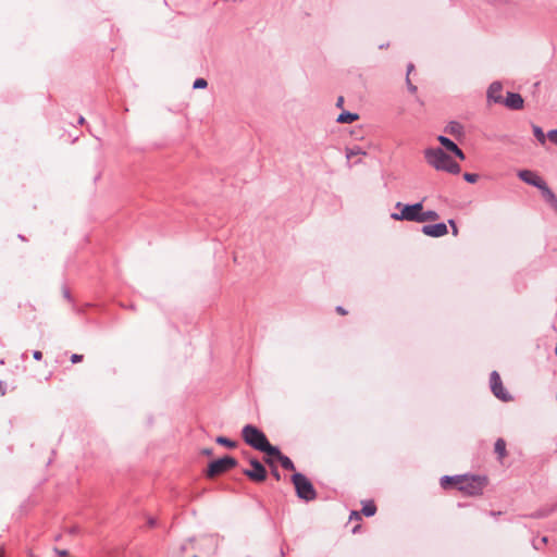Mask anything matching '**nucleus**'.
I'll list each match as a JSON object with an SVG mask.
<instances>
[{
  "mask_svg": "<svg viewBox=\"0 0 557 557\" xmlns=\"http://www.w3.org/2000/svg\"><path fill=\"white\" fill-rule=\"evenodd\" d=\"M202 454L210 456V455H212V449L211 448H206V449L202 450Z\"/></svg>",
  "mask_w": 557,
  "mask_h": 557,
  "instance_id": "nucleus-37",
  "label": "nucleus"
},
{
  "mask_svg": "<svg viewBox=\"0 0 557 557\" xmlns=\"http://www.w3.org/2000/svg\"><path fill=\"white\" fill-rule=\"evenodd\" d=\"M453 153L460 160H465L466 159V156L465 153L462 152V150L460 148H456Z\"/></svg>",
  "mask_w": 557,
  "mask_h": 557,
  "instance_id": "nucleus-29",
  "label": "nucleus"
},
{
  "mask_svg": "<svg viewBox=\"0 0 557 557\" xmlns=\"http://www.w3.org/2000/svg\"><path fill=\"white\" fill-rule=\"evenodd\" d=\"M533 133L540 143H545V134L543 133L542 128L539 126H533Z\"/></svg>",
  "mask_w": 557,
  "mask_h": 557,
  "instance_id": "nucleus-25",
  "label": "nucleus"
},
{
  "mask_svg": "<svg viewBox=\"0 0 557 557\" xmlns=\"http://www.w3.org/2000/svg\"><path fill=\"white\" fill-rule=\"evenodd\" d=\"M3 556V550L0 548V557Z\"/></svg>",
  "mask_w": 557,
  "mask_h": 557,
  "instance_id": "nucleus-42",
  "label": "nucleus"
},
{
  "mask_svg": "<svg viewBox=\"0 0 557 557\" xmlns=\"http://www.w3.org/2000/svg\"><path fill=\"white\" fill-rule=\"evenodd\" d=\"M344 104V97H338L337 101H336V107L338 108H342Z\"/></svg>",
  "mask_w": 557,
  "mask_h": 557,
  "instance_id": "nucleus-34",
  "label": "nucleus"
},
{
  "mask_svg": "<svg viewBox=\"0 0 557 557\" xmlns=\"http://www.w3.org/2000/svg\"><path fill=\"white\" fill-rule=\"evenodd\" d=\"M207 85H208V83L205 78H197L194 82V88H196V89L206 88Z\"/></svg>",
  "mask_w": 557,
  "mask_h": 557,
  "instance_id": "nucleus-27",
  "label": "nucleus"
},
{
  "mask_svg": "<svg viewBox=\"0 0 557 557\" xmlns=\"http://www.w3.org/2000/svg\"><path fill=\"white\" fill-rule=\"evenodd\" d=\"M449 224H450V225H451V227H453V232H454V234H457V226H456L455 222H454V221H449Z\"/></svg>",
  "mask_w": 557,
  "mask_h": 557,
  "instance_id": "nucleus-36",
  "label": "nucleus"
},
{
  "mask_svg": "<svg viewBox=\"0 0 557 557\" xmlns=\"http://www.w3.org/2000/svg\"><path fill=\"white\" fill-rule=\"evenodd\" d=\"M460 475L455 476H443L441 480V486L443 488H448L450 486H456L458 488Z\"/></svg>",
  "mask_w": 557,
  "mask_h": 557,
  "instance_id": "nucleus-15",
  "label": "nucleus"
},
{
  "mask_svg": "<svg viewBox=\"0 0 557 557\" xmlns=\"http://www.w3.org/2000/svg\"><path fill=\"white\" fill-rule=\"evenodd\" d=\"M487 479L480 475H460L458 490L469 496L481 495Z\"/></svg>",
  "mask_w": 557,
  "mask_h": 557,
  "instance_id": "nucleus-3",
  "label": "nucleus"
},
{
  "mask_svg": "<svg viewBox=\"0 0 557 557\" xmlns=\"http://www.w3.org/2000/svg\"><path fill=\"white\" fill-rule=\"evenodd\" d=\"M463 178H465L468 183L473 184V183L478 182V180H479V175H478V174H475V173H465V174H463Z\"/></svg>",
  "mask_w": 557,
  "mask_h": 557,
  "instance_id": "nucleus-26",
  "label": "nucleus"
},
{
  "mask_svg": "<svg viewBox=\"0 0 557 557\" xmlns=\"http://www.w3.org/2000/svg\"><path fill=\"white\" fill-rule=\"evenodd\" d=\"M34 358H35L36 360H40V359L42 358V354H41V351L36 350V351L34 352Z\"/></svg>",
  "mask_w": 557,
  "mask_h": 557,
  "instance_id": "nucleus-35",
  "label": "nucleus"
},
{
  "mask_svg": "<svg viewBox=\"0 0 557 557\" xmlns=\"http://www.w3.org/2000/svg\"><path fill=\"white\" fill-rule=\"evenodd\" d=\"M422 232L425 235L432 236V237H440L445 234H447V225L445 223H437L432 225H424L422 227Z\"/></svg>",
  "mask_w": 557,
  "mask_h": 557,
  "instance_id": "nucleus-12",
  "label": "nucleus"
},
{
  "mask_svg": "<svg viewBox=\"0 0 557 557\" xmlns=\"http://www.w3.org/2000/svg\"><path fill=\"white\" fill-rule=\"evenodd\" d=\"M358 528L359 525H356L352 531L356 532Z\"/></svg>",
  "mask_w": 557,
  "mask_h": 557,
  "instance_id": "nucleus-41",
  "label": "nucleus"
},
{
  "mask_svg": "<svg viewBox=\"0 0 557 557\" xmlns=\"http://www.w3.org/2000/svg\"><path fill=\"white\" fill-rule=\"evenodd\" d=\"M242 437L247 445L262 451L267 456L269 454H277V447L271 445L265 434L255 425H245L242 430Z\"/></svg>",
  "mask_w": 557,
  "mask_h": 557,
  "instance_id": "nucleus-2",
  "label": "nucleus"
},
{
  "mask_svg": "<svg viewBox=\"0 0 557 557\" xmlns=\"http://www.w3.org/2000/svg\"><path fill=\"white\" fill-rule=\"evenodd\" d=\"M82 360H83V355L74 354V355H72V357H71V361H72L73 363L81 362Z\"/></svg>",
  "mask_w": 557,
  "mask_h": 557,
  "instance_id": "nucleus-30",
  "label": "nucleus"
},
{
  "mask_svg": "<svg viewBox=\"0 0 557 557\" xmlns=\"http://www.w3.org/2000/svg\"><path fill=\"white\" fill-rule=\"evenodd\" d=\"M438 219V215L435 211H424L423 209L420 211L419 214V223H423L426 221H435Z\"/></svg>",
  "mask_w": 557,
  "mask_h": 557,
  "instance_id": "nucleus-18",
  "label": "nucleus"
},
{
  "mask_svg": "<svg viewBox=\"0 0 557 557\" xmlns=\"http://www.w3.org/2000/svg\"><path fill=\"white\" fill-rule=\"evenodd\" d=\"M495 453L498 455V458L502 460L506 457V442L503 438H498L495 443Z\"/></svg>",
  "mask_w": 557,
  "mask_h": 557,
  "instance_id": "nucleus-19",
  "label": "nucleus"
},
{
  "mask_svg": "<svg viewBox=\"0 0 557 557\" xmlns=\"http://www.w3.org/2000/svg\"><path fill=\"white\" fill-rule=\"evenodd\" d=\"M194 557H198V556H194Z\"/></svg>",
  "mask_w": 557,
  "mask_h": 557,
  "instance_id": "nucleus-44",
  "label": "nucleus"
},
{
  "mask_svg": "<svg viewBox=\"0 0 557 557\" xmlns=\"http://www.w3.org/2000/svg\"><path fill=\"white\" fill-rule=\"evenodd\" d=\"M360 519H361V517H360V512H358V511H352V512L350 513L349 520L359 521Z\"/></svg>",
  "mask_w": 557,
  "mask_h": 557,
  "instance_id": "nucleus-31",
  "label": "nucleus"
},
{
  "mask_svg": "<svg viewBox=\"0 0 557 557\" xmlns=\"http://www.w3.org/2000/svg\"><path fill=\"white\" fill-rule=\"evenodd\" d=\"M422 208L423 205L421 202H417L414 205L397 202L395 205V212L391 214V218L395 221L418 222Z\"/></svg>",
  "mask_w": 557,
  "mask_h": 557,
  "instance_id": "nucleus-4",
  "label": "nucleus"
},
{
  "mask_svg": "<svg viewBox=\"0 0 557 557\" xmlns=\"http://www.w3.org/2000/svg\"><path fill=\"white\" fill-rule=\"evenodd\" d=\"M518 176L520 180H522L524 183L533 185L537 188H543L544 181L536 175L534 172L530 170H521L518 172Z\"/></svg>",
  "mask_w": 557,
  "mask_h": 557,
  "instance_id": "nucleus-9",
  "label": "nucleus"
},
{
  "mask_svg": "<svg viewBox=\"0 0 557 557\" xmlns=\"http://www.w3.org/2000/svg\"><path fill=\"white\" fill-rule=\"evenodd\" d=\"M502 104L506 106L511 110H519L523 107V99L519 94L507 92V96L503 98Z\"/></svg>",
  "mask_w": 557,
  "mask_h": 557,
  "instance_id": "nucleus-10",
  "label": "nucleus"
},
{
  "mask_svg": "<svg viewBox=\"0 0 557 557\" xmlns=\"http://www.w3.org/2000/svg\"><path fill=\"white\" fill-rule=\"evenodd\" d=\"M359 119V115L357 113L351 112H343L337 116V122L342 124L346 123H352Z\"/></svg>",
  "mask_w": 557,
  "mask_h": 557,
  "instance_id": "nucleus-16",
  "label": "nucleus"
},
{
  "mask_svg": "<svg viewBox=\"0 0 557 557\" xmlns=\"http://www.w3.org/2000/svg\"><path fill=\"white\" fill-rule=\"evenodd\" d=\"M407 85H408V89H409L412 94H414V92L417 91V86H414V85L410 82L409 77H407Z\"/></svg>",
  "mask_w": 557,
  "mask_h": 557,
  "instance_id": "nucleus-32",
  "label": "nucleus"
},
{
  "mask_svg": "<svg viewBox=\"0 0 557 557\" xmlns=\"http://www.w3.org/2000/svg\"><path fill=\"white\" fill-rule=\"evenodd\" d=\"M236 465H237V461L235 458H233L231 456H225L221 459L212 461L208 466L206 474L208 478L212 479L214 476H218V475L233 469L234 467H236Z\"/></svg>",
  "mask_w": 557,
  "mask_h": 557,
  "instance_id": "nucleus-6",
  "label": "nucleus"
},
{
  "mask_svg": "<svg viewBox=\"0 0 557 557\" xmlns=\"http://www.w3.org/2000/svg\"><path fill=\"white\" fill-rule=\"evenodd\" d=\"M437 140L450 152H453L458 147L453 140L442 135L437 137Z\"/></svg>",
  "mask_w": 557,
  "mask_h": 557,
  "instance_id": "nucleus-22",
  "label": "nucleus"
},
{
  "mask_svg": "<svg viewBox=\"0 0 557 557\" xmlns=\"http://www.w3.org/2000/svg\"><path fill=\"white\" fill-rule=\"evenodd\" d=\"M361 512L366 516V517H372L375 515L376 512V506L374 504V502L372 500H369V502H366L363 504V507H362V510Z\"/></svg>",
  "mask_w": 557,
  "mask_h": 557,
  "instance_id": "nucleus-20",
  "label": "nucleus"
},
{
  "mask_svg": "<svg viewBox=\"0 0 557 557\" xmlns=\"http://www.w3.org/2000/svg\"><path fill=\"white\" fill-rule=\"evenodd\" d=\"M251 469H245L243 473L252 482L261 483L267 479V470L264 466L257 460L256 458H251L249 460Z\"/></svg>",
  "mask_w": 557,
  "mask_h": 557,
  "instance_id": "nucleus-7",
  "label": "nucleus"
},
{
  "mask_svg": "<svg viewBox=\"0 0 557 557\" xmlns=\"http://www.w3.org/2000/svg\"><path fill=\"white\" fill-rule=\"evenodd\" d=\"M412 70H413V65L409 64L408 65V71H407V77H409V74L412 72Z\"/></svg>",
  "mask_w": 557,
  "mask_h": 557,
  "instance_id": "nucleus-38",
  "label": "nucleus"
},
{
  "mask_svg": "<svg viewBox=\"0 0 557 557\" xmlns=\"http://www.w3.org/2000/svg\"><path fill=\"white\" fill-rule=\"evenodd\" d=\"M446 132L454 136L462 134V126L457 122H451L446 126Z\"/></svg>",
  "mask_w": 557,
  "mask_h": 557,
  "instance_id": "nucleus-21",
  "label": "nucleus"
},
{
  "mask_svg": "<svg viewBox=\"0 0 557 557\" xmlns=\"http://www.w3.org/2000/svg\"><path fill=\"white\" fill-rule=\"evenodd\" d=\"M543 188H540L543 193L544 198L546 201L557 211V197L556 195L548 188V186L543 183Z\"/></svg>",
  "mask_w": 557,
  "mask_h": 557,
  "instance_id": "nucleus-14",
  "label": "nucleus"
},
{
  "mask_svg": "<svg viewBox=\"0 0 557 557\" xmlns=\"http://www.w3.org/2000/svg\"><path fill=\"white\" fill-rule=\"evenodd\" d=\"M58 554L60 556H66L67 555V552L66 550H59Z\"/></svg>",
  "mask_w": 557,
  "mask_h": 557,
  "instance_id": "nucleus-39",
  "label": "nucleus"
},
{
  "mask_svg": "<svg viewBox=\"0 0 557 557\" xmlns=\"http://www.w3.org/2000/svg\"><path fill=\"white\" fill-rule=\"evenodd\" d=\"M503 98V85L498 82L492 83L487 90L488 102L500 103Z\"/></svg>",
  "mask_w": 557,
  "mask_h": 557,
  "instance_id": "nucleus-11",
  "label": "nucleus"
},
{
  "mask_svg": "<svg viewBox=\"0 0 557 557\" xmlns=\"http://www.w3.org/2000/svg\"><path fill=\"white\" fill-rule=\"evenodd\" d=\"M216 443L220 444V445H223L227 448H235L237 446V443L232 441V440H228L224 436H219L216 437Z\"/></svg>",
  "mask_w": 557,
  "mask_h": 557,
  "instance_id": "nucleus-24",
  "label": "nucleus"
},
{
  "mask_svg": "<svg viewBox=\"0 0 557 557\" xmlns=\"http://www.w3.org/2000/svg\"><path fill=\"white\" fill-rule=\"evenodd\" d=\"M336 312L341 315H346L348 313L347 310L341 306L336 307Z\"/></svg>",
  "mask_w": 557,
  "mask_h": 557,
  "instance_id": "nucleus-33",
  "label": "nucleus"
},
{
  "mask_svg": "<svg viewBox=\"0 0 557 557\" xmlns=\"http://www.w3.org/2000/svg\"><path fill=\"white\" fill-rule=\"evenodd\" d=\"M356 156H366V151H363L360 147H352L346 149V158L350 160Z\"/></svg>",
  "mask_w": 557,
  "mask_h": 557,
  "instance_id": "nucleus-23",
  "label": "nucleus"
},
{
  "mask_svg": "<svg viewBox=\"0 0 557 557\" xmlns=\"http://www.w3.org/2000/svg\"><path fill=\"white\" fill-rule=\"evenodd\" d=\"M547 137L550 141L557 145V129L548 132Z\"/></svg>",
  "mask_w": 557,
  "mask_h": 557,
  "instance_id": "nucleus-28",
  "label": "nucleus"
},
{
  "mask_svg": "<svg viewBox=\"0 0 557 557\" xmlns=\"http://www.w3.org/2000/svg\"><path fill=\"white\" fill-rule=\"evenodd\" d=\"M555 352H556V355H557V345H556V349H555Z\"/></svg>",
  "mask_w": 557,
  "mask_h": 557,
  "instance_id": "nucleus-43",
  "label": "nucleus"
},
{
  "mask_svg": "<svg viewBox=\"0 0 557 557\" xmlns=\"http://www.w3.org/2000/svg\"><path fill=\"white\" fill-rule=\"evenodd\" d=\"M269 457H275V459L277 461L281 462L282 467L286 470H290V471H294L295 470V466H294V462L290 460V458H288L287 456H284L280 449L277 448V454H269L268 455Z\"/></svg>",
  "mask_w": 557,
  "mask_h": 557,
  "instance_id": "nucleus-13",
  "label": "nucleus"
},
{
  "mask_svg": "<svg viewBox=\"0 0 557 557\" xmlns=\"http://www.w3.org/2000/svg\"><path fill=\"white\" fill-rule=\"evenodd\" d=\"M423 154L426 163L436 171H444L450 174H459L461 171L460 165L441 148H426Z\"/></svg>",
  "mask_w": 557,
  "mask_h": 557,
  "instance_id": "nucleus-1",
  "label": "nucleus"
},
{
  "mask_svg": "<svg viewBox=\"0 0 557 557\" xmlns=\"http://www.w3.org/2000/svg\"><path fill=\"white\" fill-rule=\"evenodd\" d=\"M491 388L493 394L503 401L511 399L509 393L505 389L502 379L496 371L491 373Z\"/></svg>",
  "mask_w": 557,
  "mask_h": 557,
  "instance_id": "nucleus-8",
  "label": "nucleus"
},
{
  "mask_svg": "<svg viewBox=\"0 0 557 557\" xmlns=\"http://www.w3.org/2000/svg\"><path fill=\"white\" fill-rule=\"evenodd\" d=\"M292 482L299 498L309 502L317 497V493L312 483L304 474L295 473L292 476Z\"/></svg>",
  "mask_w": 557,
  "mask_h": 557,
  "instance_id": "nucleus-5",
  "label": "nucleus"
},
{
  "mask_svg": "<svg viewBox=\"0 0 557 557\" xmlns=\"http://www.w3.org/2000/svg\"><path fill=\"white\" fill-rule=\"evenodd\" d=\"M85 122V119L84 117H81L79 119V123L83 124Z\"/></svg>",
  "mask_w": 557,
  "mask_h": 557,
  "instance_id": "nucleus-40",
  "label": "nucleus"
},
{
  "mask_svg": "<svg viewBox=\"0 0 557 557\" xmlns=\"http://www.w3.org/2000/svg\"><path fill=\"white\" fill-rule=\"evenodd\" d=\"M274 459H275V457H269L267 455L264 456V462L271 468L272 475L274 476V479L276 481H280L281 480V474H280V472L277 470V467H276V465L274 462Z\"/></svg>",
  "mask_w": 557,
  "mask_h": 557,
  "instance_id": "nucleus-17",
  "label": "nucleus"
}]
</instances>
